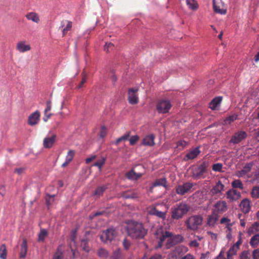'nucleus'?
I'll list each match as a JSON object with an SVG mask.
<instances>
[{
	"mask_svg": "<svg viewBox=\"0 0 259 259\" xmlns=\"http://www.w3.org/2000/svg\"><path fill=\"white\" fill-rule=\"evenodd\" d=\"M126 230L128 235L136 240L143 239L148 231L142 223L134 221L128 222Z\"/></svg>",
	"mask_w": 259,
	"mask_h": 259,
	"instance_id": "f257e3e1",
	"label": "nucleus"
},
{
	"mask_svg": "<svg viewBox=\"0 0 259 259\" xmlns=\"http://www.w3.org/2000/svg\"><path fill=\"white\" fill-rule=\"evenodd\" d=\"M167 239L165 246L167 249H169L175 245L180 243L183 241L184 237L181 235H172V233L168 231H165L162 233L159 237V246H161L162 243Z\"/></svg>",
	"mask_w": 259,
	"mask_h": 259,
	"instance_id": "f03ea898",
	"label": "nucleus"
},
{
	"mask_svg": "<svg viewBox=\"0 0 259 259\" xmlns=\"http://www.w3.org/2000/svg\"><path fill=\"white\" fill-rule=\"evenodd\" d=\"M208 166V163L206 161H203L200 164L192 166L190 169L193 179L194 180H199L205 178Z\"/></svg>",
	"mask_w": 259,
	"mask_h": 259,
	"instance_id": "7ed1b4c3",
	"label": "nucleus"
},
{
	"mask_svg": "<svg viewBox=\"0 0 259 259\" xmlns=\"http://www.w3.org/2000/svg\"><path fill=\"white\" fill-rule=\"evenodd\" d=\"M190 206L184 202L179 203L171 208V217L174 220H179L190 210Z\"/></svg>",
	"mask_w": 259,
	"mask_h": 259,
	"instance_id": "20e7f679",
	"label": "nucleus"
},
{
	"mask_svg": "<svg viewBox=\"0 0 259 259\" xmlns=\"http://www.w3.org/2000/svg\"><path fill=\"white\" fill-rule=\"evenodd\" d=\"M203 220V218L202 215H193L188 218L185 222V224L188 229L196 231L202 225Z\"/></svg>",
	"mask_w": 259,
	"mask_h": 259,
	"instance_id": "39448f33",
	"label": "nucleus"
},
{
	"mask_svg": "<svg viewBox=\"0 0 259 259\" xmlns=\"http://www.w3.org/2000/svg\"><path fill=\"white\" fill-rule=\"evenodd\" d=\"M117 234V231L115 229L110 228L102 232L100 235V239L105 243H110L115 239Z\"/></svg>",
	"mask_w": 259,
	"mask_h": 259,
	"instance_id": "423d86ee",
	"label": "nucleus"
},
{
	"mask_svg": "<svg viewBox=\"0 0 259 259\" xmlns=\"http://www.w3.org/2000/svg\"><path fill=\"white\" fill-rule=\"evenodd\" d=\"M171 106L172 105L169 100L163 99L157 101L156 109L159 113L166 114L169 112Z\"/></svg>",
	"mask_w": 259,
	"mask_h": 259,
	"instance_id": "0eeeda50",
	"label": "nucleus"
},
{
	"mask_svg": "<svg viewBox=\"0 0 259 259\" xmlns=\"http://www.w3.org/2000/svg\"><path fill=\"white\" fill-rule=\"evenodd\" d=\"M247 137L246 132L243 131H239L234 133L229 141V143L237 144L245 140Z\"/></svg>",
	"mask_w": 259,
	"mask_h": 259,
	"instance_id": "6e6552de",
	"label": "nucleus"
},
{
	"mask_svg": "<svg viewBox=\"0 0 259 259\" xmlns=\"http://www.w3.org/2000/svg\"><path fill=\"white\" fill-rule=\"evenodd\" d=\"M193 186V183L186 182L183 185H179L176 187V192L179 195H184L186 193H188Z\"/></svg>",
	"mask_w": 259,
	"mask_h": 259,
	"instance_id": "1a4fd4ad",
	"label": "nucleus"
},
{
	"mask_svg": "<svg viewBox=\"0 0 259 259\" xmlns=\"http://www.w3.org/2000/svg\"><path fill=\"white\" fill-rule=\"evenodd\" d=\"M213 9L215 13L222 15L227 13V8L222 0H213Z\"/></svg>",
	"mask_w": 259,
	"mask_h": 259,
	"instance_id": "9d476101",
	"label": "nucleus"
},
{
	"mask_svg": "<svg viewBox=\"0 0 259 259\" xmlns=\"http://www.w3.org/2000/svg\"><path fill=\"white\" fill-rule=\"evenodd\" d=\"M226 198L231 202L236 201L241 198V193L234 189H230L226 193Z\"/></svg>",
	"mask_w": 259,
	"mask_h": 259,
	"instance_id": "9b49d317",
	"label": "nucleus"
},
{
	"mask_svg": "<svg viewBox=\"0 0 259 259\" xmlns=\"http://www.w3.org/2000/svg\"><path fill=\"white\" fill-rule=\"evenodd\" d=\"M138 89L130 88L128 91V101L132 105L137 104L139 102V98L137 95Z\"/></svg>",
	"mask_w": 259,
	"mask_h": 259,
	"instance_id": "f8f14e48",
	"label": "nucleus"
},
{
	"mask_svg": "<svg viewBox=\"0 0 259 259\" xmlns=\"http://www.w3.org/2000/svg\"><path fill=\"white\" fill-rule=\"evenodd\" d=\"M40 112L36 111L31 114L28 119V123L31 125H35L37 124L40 120Z\"/></svg>",
	"mask_w": 259,
	"mask_h": 259,
	"instance_id": "ddd939ff",
	"label": "nucleus"
},
{
	"mask_svg": "<svg viewBox=\"0 0 259 259\" xmlns=\"http://www.w3.org/2000/svg\"><path fill=\"white\" fill-rule=\"evenodd\" d=\"M200 153L201 151L199 150V147H196L194 149L189 151L184 157V160L185 161L193 160L196 158L198 156V155L200 154Z\"/></svg>",
	"mask_w": 259,
	"mask_h": 259,
	"instance_id": "4468645a",
	"label": "nucleus"
},
{
	"mask_svg": "<svg viewBox=\"0 0 259 259\" xmlns=\"http://www.w3.org/2000/svg\"><path fill=\"white\" fill-rule=\"evenodd\" d=\"M225 185L222 183L221 180H219L216 183L215 185L212 187L211 192L213 195H218L225 191Z\"/></svg>",
	"mask_w": 259,
	"mask_h": 259,
	"instance_id": "2eb2a0df",
	"label": "nucleus"
},
{
	"mask_svg": "<svg viewBox=\"0 0 259 259\" xmlns=\"http://www.w3.org/2000/svg\"><path fill=\"white\" fill-rule=\"evenodd\" d=\"M253 162H249L246 163L245 165V166L243 167L242 170L238 171L237 172V176L239 178H241L245 176L247 173H248L251 170V168L253 166Z\"/></svg>",
	"mask_w": 259,
	"mask_h": 259,
	"instance_id": "dca6fc26",
	"label": "nucleus"
},
{
	"mask_svg": "<svg viewBox=\"0 0 259 259\" xmlns=\"http://www.w3.org/2000/svg\"><path fill=\"white\" fill-rule=\"evenodd\" d=\"M72 27V23L68 20H63L61 23L60 28H63L62 30L63 36L65 35L68 31H70Z\"/></svg>",
	"mask_w": 259,
	"mask_h": 259,
	"instance_id": "f3484780",
	"label": "nucleus"
},
{
	"mask_svg": "<svg viewBox=\"0 0 259 259\" xmlns=\"http://www.w3.org/2000/svg\"><path fill=\"white\" fill-rule=\"evenodd\" d=\"M56 135H53L51 137H46L44 139L43 145L46 148H51L56 140Z\"/></svg>",
	"mask_w": 259,
	"mask_h": 259,
	"instance_id": "a211bd4d",
	"label": "nucleus"
},
{
	"mask_svg": "<svg viewBox=\"0 0 259 259\" xmlns=\"http://www.w3.org/2000/svg\"><path fill=\"white\" fill-rule=\"evenodd\" d=\"M216 211L219 213H223L227 210V204L225 201H219L214 205Z\"/></svg>",
	"mask_w": 259,
	"mask_h": 259,
	"instance_id": "6ab92c4d",
	"label": "nucleus"
},
{
	"mask_svg": "<svg viewBox=\"0 0 259 259\" xmlns=\"http://www.w3.org/2000/svg\"><path fill=\"white\" fill-rule=\"evenodd\" d=\"M155 136L153 134L147 135L142 140V144L144 146H153L155 145Z\"/></svg>",
	"mask_w": 259,
	"mask_h": 259,
	"instance_id": "aec40b11",
	"label": "nucleus"
},
{
	"mask_svg": "<svg viewBox=\"0 0 259 259\" xmlns=\"http://www.w3.org/2000/svg\"><path fill=\"white\" fill-rule=\"evenodd\" d=\"M240 207L243 213H247L249 212L250 210V205L249 199L246 198L243 199L240 204Z\"/></svg>",
	"mask_w": 259,
	"mask_h": 259,
	"instance_id": "412c9836",
	"label": "nucleus"
},
{
	"mask_svg": "<svg viewBox=\"0 0 259 259\" xmlns=\"http://www.w3.org/2000/svg\"><path fill=\"white\" fill-rule=\"evenodd\" d=\"M148 213L152 215H155L163 220L165 219L166 215L165 212L159 211L157 210L155 207H152L150 210H149Z\"/></svg>",
	"mask_w": 259,
	"mask_h": 259,
	"instance_id": "4be33fe9",
	"label": "nucleus"
},
{
	"mask_svg": "<svg viewBox=\"0 0 259 259\" xmlns=\"http://www.w3.org/2000/svg\"><path fill=\"white\" fill-rule=\"evenodd\" d=\"M143 176L142 173H137L133 169L130 170L125 174V177L129 180H137Z\"/></svg>",
	"mask_w": 259,
	"mask_h": 259,
	"instance_id": "5701e85b",
	"label": "nucleus"
},
{
	"mask_svg": "<svg viewBox=\"0 0 259 259\" xmlns=\"http://www.w3.org/2000/svg\"><path fill=\"white\" fill-rule=\"evenodd\" d=\"M28 20L32 21L35 23H39L40 22V18L38 14L35 12H29L25 15Z\"/></svg>",
	"mask_w": 259,
	"mask_h": 259,
	"instance_id": "b1692460",
	"label": "nucleus"
},
{
	"mask_svg": "<svg viewBox=\"0 0 259 259\" xmlns=\"http://www.w3.org/2000/svg\"><path fill=\"white\" fill-rule=\"evenodd\" d=\"M16 49L20 53H24L30 50L31 48L29 45H26L25 41H19L17 44Z\"/></svg>",
	"mask_w": 259,
	"mask_h": 259,
	"instance_id": "393cba45",
	"label": "nucleus"
},
{
	"mask_svg": "<svg viewBox=\"0 0 259 259\" xmlns=\"http://www.w3.org/2000/svg\"><path fill=\"white\" fill-rule=\"evenodd\" d=\"M222 99L223 98L221 96L215 97L209 103L210 108L213 110H216L218 106L221 104Z\"/></svg>",
	"mask_w": 259,
	"mask_h": 259,
	"instance_id": "a878e982",
	"label": "nucleus"
},
{
	"mask_svg": "<svg viewBox=\"0 0 259 259\" xmlns=\"http://www.w3.org/2000/svg\"><path fill=\"white\" fill-rule=\"evenodd\" d=\"M75 155V151L73 150H70L68 152L66 155L65 161L62 164V167H66L69 163L72 160Z\"/></svg>",
	"mask_w": 259,
	"mask_h": 259,
	"instance_id": "bb28decb",
	"label": "nucleus"
},
{
	"mask_svg": "<svg viewBox=\"0 0 259 259\" xmlns=\"http://www.w3.org/2000/svg\"><path fill=\"white\" fill-rule=\"evenodd\" d=\"M51 108L52 102L51 100H48L46 102V108L45 110V116L43 118V120L45 122L47 121L52 115L51 113H49Z\"/></svg>",
	"mask_w": 259,
	"mask_h": 259,
	"instance_id": "cd10ccee",
	"label": "nucleus"
},
{
	"mask_svg": "<svg viewBox=\"0 0 259 259\" xmlns=\"http://www.w3.org/2000/svg\"><path fill=\"white\" fill-rule=\"evenodd\" d=\"M27 251V243L25 239L22 241L20 246V257L21 258H25Z\"/></svg>",
	"mask_w": 259,
	"mask_h": 259,
	"instance_id": "c85d7f7f",
	"label": "nucleus"
},
{
	"mask_svg": "<svg viewBox=\"0 0 259 259\" xmlns=\"http://www.w3.org/2000/svg\"><path fill=\"white\" fill-rule=\"evenodd\" d=\"M218 214L213 212L208 216L207 224L209 226H213L218 220Z\"/></svg>",
	"mask_w": 259,
	"mask_h": 259,
	"instance_id": "c756f323",
	"label": "nucleus"
},
{
	"mask_svg": "<svg viewBox=\"0 0 259 259\" xmlns=\"http://www.w3.org/2000/svg\"><path fill=\"white\" fill-rule=\"evenodd\" d=\"M259 232V223L255 222L253 223L247 230V233L249 235L251 236L254 234Z\"/></svg>",
	"mask_w": 259,
	"mask_h": 259,
	"instance_id": "7c9ffc66",
	"label": "nucleus"
},
{
	"mask_svg": "<svg viewBox=\"0 0 259 259\" xmlns=\"http://www.w3.org/2000/svg\"><path fill=\"white\" fill-rule=\"evenodd\" d=\"M249 244L252 247H256L259 244V234H255L250 239Z\"/></svg>",
	"mask_w": 259,
	"mask_h": 259,
	"instance_id": "2f4dec72",
	"label": "nucleus"
},
{
	"mask_svg": "<svg viewBox=\"0 0 259 259\" xmlns=\"http://www.w3.org/2000/svg\"><path fill=\"white\" fill-rule=\"evenodd\" d=\"M239 249L232 245L227 252V259H233V256L237 254Z\"/></svg>",
	"mask_w": 259,
	"mask_h": 259,
	"instance_id": "473e14b6",
	"label": "nucleus"
},
{
	"mask_svg": "<svg viewBox=\"0 0 259 259\" xmlns=\"http://www.w3.org/2000/svg\"><path fill=\"white\" fill-rule=\"evenodd\" d=\"M167 183V181L166 178H163L161 179H158L156 180V181L153 184V187L157 186H163L166 187V184Z\"/></svg>",
	"mask_w": 259,
	"mask_h": 259,
	"instance_id": "72a5a7b5",
	"label": "nucleus"
},
{
	"mask_svg": "<svg viewBox=\"0 0 259 259\" xmlns=\"http://www.w3.org/2000/svg\"><path fill=\"white\" fill-rule=\"evenodd\" d=\"M107 187L105 186H100L98 187L94 193V195L96 196V197L99 198L100 196H102L103 193L106 190Z\"/></svg>",
	"mask_w": 259,
	"mask_h": 259,
	"instance_id": "f704fd0d",
	"label": "nucleus"
},
{
	"mask_svg": "<svg viewBox=\"0 0 259 259\" xmlns=\"http://www.w3.org/2000/svg\"><path fill=\"white\" fill-rule=\"evenodd\" d=\"M7 250L6 246L5 244H3L0 246V258L7 259Z\"/></svg>",
	"mask_w": 259,
	"mask_h": 259,
	"instance_id": "c9c22d12",
	"label": "nucleus"
},
{
	"mask_svg": "<svg viewBox=\"0 0 259 259\" xmlns=\"http://www.w3.org/2000/svg\"><path fill=\"white\" fill-rule=\"evenodd\" d=\"M97 254L98 256L102 258H107L109 256L108 251L103 248L98 249Z\"/></svg>",
	"mask_w": 259,
	"mask_h": 259,
	"instance_id": "e433bc0d",
	"label": "nucleus"
},
{
	"mask_svg": "<svg viewBox=\"0 0 259 259\" xmlns=\"http://www.w3.org/2000/svg\"><path fill=\"white\" fill-rule=\"evenodd\" d=\"M232 189L239 188L241 190L244 189V186L242 182L240 180H235L231 183Z\"/></svg>",
	"mask_w": 259,
	"mask_h": 259,
	"instance_id": "4c0bfd02",
	"label": "nucleus"
},
{
	"mask_svg": "<svg viewBox=\"0 0 259 259\" xmlns=\"http://www.w3.org/2000/svg\"><path fill=\"white\" fill-rule=\"evenodd\" d=\"M186 3L189 9L193 10L198 9V5L195 0H186Z\"/></svg>",
	"mask_w": 259,
	"mask_h": 259,
	"instance_id": "58836bf2",
	"label": "nucleus"
},
{
	"mask_svg": "<svg viewBox=\"0 0 259 259\" xmlns=\"http://www.w3.org/2000/svg\"><path fill=\"white\" fill-rule=\"evenodd\" d=\"M64 255L63 251L60 247H58L54 255L53 259H63Z\"/></svg>",
	"mask_w": 259,
	"mask_h": 259,
	"instance_id": "ea45409f",
	"label": "nucleus"
},
{
	"mask_svg": "<svg viewBox=\"0 0 259 259\" xmlns=\"http://www.w3.org/2000/svg\"><path fill=\"white\" fill-rule=\"evenodd\" d=\"M106 161V158L102 157L101 159L98 160L95 162L93 166H97L99 168V170H101L102 166L104 165Z\"/></svg>",
	"mask_w": 259,
	"mask_h": 259,
	"instance_id": "a19ab883",
	"label": "nucleus"
},
{
	"mask_svg": "<svg viewBox=\"0 0 259 259\" xmlns=\"http://www.w3.org/2000/svg\"><path fill=\"white\" fill-rule=\"evenodd\" d=\"M48 232L45 229H41L39 234H38V242H42L44 241L45 238L47 236Z\"/></svg>",
	"mask_w": 259,
	"mask_h": 259,
	"instance_id": "79ce46f5",
	"label": "nucleus"
},
{
	"mask_svg": "<svg viewBox=\"0 0 259 259\" xmlns=\"http://www.w3.org/2000/svg\"><path fill=\"white\" fill-rule=\"evenodd\" d=\"M220 223L221 224H226L227 227L228 229H230L231 227L233 225V224L231 223V220L228 218L225 217H223L221 219Z\"/></svg>",
	"mask_w": 259,
	"mask_h": 259,
	"instance_id": "37998d69",
	"label": "nucleus"
},
{
	"mask_svg": "<svg viewBox=\"0 0 259 259\" xmlns=\"http://www.w3.org/2000/svg\"><path fill=\"white\" fill-rule=\"evenodd\" d=\"M251 195L252 197L253 198H259V186H255L253 187L251 192Z\"/></svg>",
	"mask_w": 259,
	"mask_h": 259,
	"instance_id": "c03bdc74",
	"label": "nucleus"
},
{
	"mask_svg": "<svg viewBox=\"0 0 259 259\" xmlns=\"http://www.w3.org/2000/svg\"><path fill=\"white\" fill-rule=\"evenodd\" d=\"M237 119V115L234 114L227 117L224 120L225 124H230Z\"/></svg>",
	"mask_w": 259,
	"mask_h": 259,
	"instance_id": "a18cd8bd",
	"label": "nucleus"
},
{
	"mask_svg": "<svg viewBox=\"0 0 259 259\" xmlns=\"http://www.w3.org/2000/svg\"><path fill=\"white\" fill-rule=\"evenodd\" d=\"M223 168V164L221 163H217L213 164L212 166V169L214 171L222 172Z\"/></svg>",
	"mask_w": 259,
	"mask_h": 259,
	"instance_id": "49530a36",
	"label": "nucleus"
},
{
	"mask_svg": "<svg viewBox=\"0 0 259 259\" xmlns=\"http://www.w3.org/2000/svg\"><path fill=\"white\" fill-rule=\"evenodd\" d=\"M239 259H250V253L248 250L242 251L239 255Z\"/></svg>",
	"mask_w": 259,
	"mask_h": 259,
	"instance_id": "de8ad7c7",
	"label": "nucleus"
},
{
	"mask_svg": "<svg viewBox=\"0 0 259 259\" xmlns=\"http://www.w3.org/2000/svg\"><path fill=\"white\" fill-rule=\"evenodd\" d=\"M111 259H121V250L118 249L113 252Z\"/></svg>",
	"mask_w": 259,
	"mask_h": 259,
	"instance_id": "09e8293b",
	"label": "nucleus"
},
{
	"mask_svg": "<svg viewBox=\"0 0 259 259\" xmlns=\"http://www.w3.org/2000/svg\"><path fill=\"white\" fill-rule=\"evenodd\" d=\"M81 246L82 247L83 249L85 251L89 252L90 251L88 242L87 240L83 239L81 240Z\"/></svg>",
	"mask_w": 259,
	"mask_h": 259,
	"instance_id": "8fccbe9b",
	"label": "nucleus"
},
{
	"mask_svg": "<svg viewBox=\"0 0 259 259\" xmlns=\"http://www.w3.org/2000/svg\"><path fill=\"white\" fill-rule=\"evenodd\" d=\"M139 140V137L138 135L133 136L128 139L131 145H134Z\"/></svg>",
	"mask_w": 259,
	"mask_h": 259,
	"instance_id": "3c124183",
	"label": "nucleus"
},
{
	"mask_svg": "<svg viewBox=\"0 0 259 259\" xmlns=\"http://www.w3.org/2000/svg\"><path fill=\"white\" fill-rule=\"evenodd\" d=\"M114 47V46L112 43H106L104 46V50L107 52H109L110 51V50H113Z\"/></svg>",
	"mask_w": 259,
	"mask_h": 259,
	"instance_id": "603ef678",
	"label": "nucleus"
},
{
	"mask_svg": "<svg viewBox=\"0 0 259 259\" xmlns=\"http://www.w3.org/2000/svg\"><path fill=\"white\" fill-rule=\"evenodd\" d=\"M188 145V143L187 142H186L184 140H180L177 142V147H181L182 148H184Z\"/></svg>",
	"mask_w": 259,
	"mask_h": 259,
	"instance_id": "864d4df0",
	"label": "nucleus"
},
{
	"mask_svg": "<svg viewBox=\"0 0 259 259\" xmlns=\"http://www.w3.org/2000/svg\"><path fill=\"white\" fill-rule=\"evenodd\" d=\"M55 197V195H47V197L46 198V203L48 205H51L53 201H54V197Z\"/></svg>",
	"mask_w": 259,
	"mask_h": 259,
	"instance_id": "5fc2aeb1",
	"label": "nucleus"
},
{
	"mask_svg": "<svg viewBox=\"0 0 259 259\" xmlns=\"http://www.w3.org/2000/svg\"><path fill=\"white\" fill-rule=\"evenodd\" d=\"M253 259H259V248L254 250L252 253Z\"/></svg>",
	"mask_w": 259,
	"mask_h": 259,
	"instance_id": "6e6d98bb",
	"label": "nucleus"
},
{
	"mask_svg": "<svg viewBox=\"0 0 259 259\" xmlns=\"http://www.w3.org/2000/svg\"><path fill=\"white\" fill-rule=\"evenodd\" d=\"M123 245L124 248L126 250H127L130 248L131 246V242L129 240H127L126 239H124L123 241Z\"/></svg>",
	"mask_w": 259,
	"mask_h": 259,
	"instance_id": "4d7b16f0",
	"label": "nucleus"
},
{
	"mask_svg": "<svg viewBox=\"0 0 259 259\" xmlns=\"http://www.w3.org/2000/svg\"><path fill=\"white\" fill-rule=\"evenodd\" d=\"M25 170V168L24 167H21L15 168L14 172L20 175L23 174Z\"/></svg>",
	"mask_w": 259,
	"mask_h": 259,
	"instance_id": "13d9d810",
	"label": "nucleus"
},
{
	"mask_svg": "<svg viewBox=\"0 0 259 259\" xmlns=\"http://www.w3.org/2000/svg\"><path fill=\"white\" fill-rule=\"evenodd\" d=\"M86 80L87 76L85 75L84 74L82 75L81 81L79 84L78 85L77 88L79 89L82 88L84 83L86 82Z\"/></svg>",
	"mask_w": 259,
	"mask_h": 259,
	"instance_id": "bf43d9fd",
	"label": "nucleus"
},
{
	"mask_svg": "<svg viewBox=\"0 0 259 259\" xmlns=\"http://www.w3.org/2000/svg\"><path fill=\"white\" fill-rule=\"evenodd\" d=\"M131 135V132L128 131L122 136L120 138L122 141H125L128 139Z\"/></svg>",
	"mask_w": 259,
	"mask_h": 259,
	"instance_id": "052dcab7",
	"label": "nucleus"
},
{
	"mask_svg": "<svg viewBox=\"0 0 259 259\" xmlns=\"http://www.w3.org/2000/svg\"><path fill=\"white\" fill-rule=\"evenodd\" d=\"M241 243H242V239H241V234H240L238 241L233 245L234 246L237 247L238 249H239V246L241 244Z\"/></svg>",
	"mask_w": 259,
	"mask_h": 259,
	"instance_id": "680f3d73",
	"label": "nucleus"
},
{
	"mask_svg": "<svg viewBox=\"0 0 259 259\" xmlns=\"http://www.w3.org/2000/svg\"><path fill=\"white\" fill-rule=\"evenodd\" d=\"M106 135V129L104 126H102L100 131V137L104 138Z\"/></svg>",
	"mask_w": 259,
	"mask_h": 259,
	"instance_id": "e2e57ef3",
	"label": "nucleus"
},
{
	"mask_svg": "<svg viewBox=\"0 0 259 259\" xmlns=\"http://www.w3.org/2000/svg\"><path fill=\"white\" fill-rule=\"evenodd\" d=\"M149 259H163V257L160 254H155L152 255Z\"/></svg>",
	"mask_w": 259,
	"mask_h": 259,
	"instance_id": "0e129e2a",
	"label": "nucleus"
},
{
	"mask_svg": "<svg viewBox=\"0 0 259 259\" xmlns=\"http://www.w3.org/2000/svg\"><path fill=\"white\" fill-rule=\"evenodd\" d=\"M189 245L190 246L197 247L199 246V244L196 240H193L190 242Z\"/></svg>",
	"mask_w": 259,
	"mask_h": 259,
	"instance_id": "69168bd1",
	"label": "nucleus"
},
{
	"mask_svg": "<svg viewBox=\"0 0 259 259\" xmlns=\"http://www.w3.org/2000/svg\"><path fill=\"white\" fill-rule=\"evenodd\" d=\"M96 157V155H92V156L90 157H88L86 159H85V163H87V164H89V163H90L91 161H92L93 160H94Z\"/></svg>",
	"mask_w": 259,
	"mask_h": 259,
	"instance_id": "338daca9",
	"label": "nucleus"
},
{
	"mask_svg": "<svg viewBox=\"0 0 259 259\" xmlns=\"http://www.w3.org/2000/svg\"><path fill=\"white\" fill-rule=\"evenodd\" d=\"M207 233L208 234H209L210 236V237H211L212 239H213V240H216L217 239V235L216 234L213 233H212L211 232H210V231H208Z\"/></svg>",
	"mask_w": 259,
	"mask_h": 259,
	"instance_id": "774afa93",
	"label": "nucleus"
}]
</instances>
